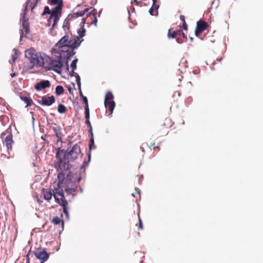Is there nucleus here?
<instances>
[{
    "mask_svg": "<svg viewBox=\"0 0 263 263\" xmlns=\"http://www.w3.org/2000/svg\"><path fill=\"white\" fill-rule=\"evenodd\" d=\"M83 154L81 152L80 146L78 144H73L70 149L64 151L59 147L55 153V157L58 160L59 168L63 171H68L71 169L70 162L78 158L79 156Z\"/></svg>",
    "mask_w": 263,
    "mask_h": 263,
    "instance_id": "1",
    "label": "nucleus"
},
{
    "mask_svg": "<svg viewBox=\"0 0 263 263\" xmlns=\"http://www.w3.org/2000/svg\"><path fill=\"white\" fill-rule=\"evenodd\" d=\"M83 168L81 167L76 171H69L67 174L61 172L58 174V187L55 189V192H58L60 190H63V186L79 185L82 179L81 171Z\"/></svg>",
    "mask_w": 263,
    "mask_h": 263,
    "instance_id": "2",
    "label": "nucleus"
},
{
    "mask_svg": "<svg viewBox=\"0 0 263 263\" xmlns=\"http://www.w3.org/2000/svg\"><path fill=\"white\" fill-rule=\"evenodd\" d=\"M51 52L52 53H57L58 55H56L57 59H51L49 63V67L47 68V69L48 70H52L56 73L60 74L62 72V69L64 64H65L66 71H69V60L67 61V62H66L67 55L62 52L58 51L54 47L52 48Z\"/></svg>",
    "mask_w": 263,
    "mask_h": 263,
    "instance_id": "3",
    "label": "nucleus"
},
{
    "mask_svg": "<svg viewBox=\"0 0 263 263\" xmlns=\"http://www.w3.org/2000/svg\"><path fill=\"white\" fill-rule=\"evenodd\" d=\"M83 41V40H80L79 36L76 35L73 38L72 42L69 43L68 48H70V50L68 49L66 50H64L63 49L60 50V52H62L67 55V62L68 60H70L71 58L76 53V52L74 50L78 48Z\"/></svg>",
    "mask_w": 263,
    "mask_h": 263,
    "instance_id": "4",
    "label": "nucleus"
},
{
    "mask_svg": "<svg viewBox=\"0 0 263 263\" xmlns=\"http://www.w3.org/2000/svg\"><path fill=\"white\" fill-rule=\"evenodd\" d=\"M53 197L55 202L62 207L63 213L65 215L67 219H68L69 216L67 208L68 202L65 197L64 191L61 190L59 191L58 192H53Z\"/></svg>",
    "mask_w": 263,
    "mask_h": 263,
    "instance_id": "5",
    "label": "nucleus"
},
{
    "mask_svg": "<svg viewBox=\"0 0 263 263\" xmlns=\"http://www.w3.org/2000/svg\"><path fill=\"white\" fill-rule=\"evenodd\" d=\"M114 96L112 92L108 91L106 92L104 99V106L106 108L108 107L109 111L111 114L115 107L116 103L113 100Z\"/></svg>",
    "mask_w": 263,
    "mask_h": 263,
    "instance_id": "6",
    "label": "nucleus"
},
{
    "mask_svg": "<svg viewBox=\"0 0 263 263\" xmlns=\"http://www.w3.org/2000/svg\"><path fill=\"white\" fill-rule=\"evenodd\" d=\"M33 253L37 259L43 261H47L50 256V254L46 251L45 249L42 247L37 248Z\"/></svg>",
    "mask_w": 263,
    "mask_h": 263,
    "instance_id": "7",
    "label": "nucleus"
},
{
    "mask_svg": "<svg viewBox=\"0 0 263 263\" xmlns=\"http://www.w3.org/2000/svg\"><path fill=\"white\" fill-rule=\"evenodd\" d=\"M91 137L89 140V152L87 153V157H88V160H84L83 161V164L81 165V168H83L84 167H85L86 166H88L89 162L91 160V151L92 149L95 148V142H94V139H93V133H90Z\"/></svg>",
    "mask_w": 263,
    "mask_h": 263,
    "instance_id": "8",
    "label": "nucleus"
},
{
    "mask_svg": "<svg viewBox=\"0 0 263 263\" xmlns=\"http://www.w3.org/2000/svg\"><path fill=\"white\" fill-rule=\"evenodd\" d=\"M208 26V24L205 21L199 20L197 22L196 27L195 30V35L199 37L200 34L204 31Z\"/></svg>",
    "mask_w": 263,
    "mask_h": 263,
    "instance_id": "9",
    "label": "nucleus"
},
{
    "mask_svg": "<svg viewBox=\"0 0 263 263\" xmlns=\"http://www.w3.org/2000/svg\"><path fill=\"white\" fill-rule=\"evenodd\" d=\"M21 25L20 26V42L22 41V39L24 37H26V34L30 32V26L28 21L21 22Z\"/></svg>",
    "mask_w": 263,
    "mask_h": 263,
    "instance_id": "10",
    "label": "nucleus"
},
{
    "mask_svg": "<svg viewBox=\"0 0 263 263\" xmlns=\"http://www.w3.org/2000/svg\"><path fill=\"white\" fill-rule=\"evenodd\" d=\"M72 40L69 39V36L67 33L61 38L59 41L55 44V46L58 47L60 49H62L63 47H68L69 43H71Z\"/></svg>",
    "mask_w": 263,
    "mask_h": 263,
    "instance_id": "11",
    "label": "nucleus"
},
{
    "mask_svg": "<svg viewBox=\"0 0 263 263\" xmlns=\"http://www.w3.org/2000/svg\"><path fill=\"white\" fill-rule=\"evenodd\" d=\"M54 102L55 98L52 95L49 97H47L46 96H43L41 100H37V102L40 104L47 106H51Z\"/></svg>",
    "mask_w": 263,
    "mask_h": 263,
    "instance_id": "12",
    "label": "nucleus"
},
{
    "mask_svg": "<svg viewBox=\"0 0 263 263\" xmlns=\"http://www.w3.org/2000/svg\"><path fill=\"white\" fill-rule=\"evenodd\" d=\"M50 82L47 80H43L37 82L34 85V88L36 91H41L46 88L50 87Z\"/></svg>",
    "mask_w": 263,
    "mask_h": 263,
    "instance_id": "13",
    "label": "nucleus"
},
{
    "mask_svg": "<svg viewBox=\"0 0 263 263\" xmlns=\"http://www.w3.org/2000/svg\"><path fill=\"white\" fill-rule=\"evenodd\" d=\"M177 36H182L185 41L187 40V35L181 30H174L173 32H171L170 29L168 30L167 36L169 39H174Z\"/></svg>",
    "mask_w": 263,
    "mask_h": 263,
    "instance_id": "14",
    "label": "nucleus"
},
{
    "mask_svg": "<svg viewBox=\"0 0 263 263\" xmlns=\"http://www.w3.org/2000/svg\"><path fill=\"white\" fill-rule=\"evenodd\" d=\"M62 7L61 4H58L51 9V17H61L62 15Z\"/></svg>",
    "mask_w": 263,
    "mask_h": 263,
    "instance_id": "15",
    "label": "nucleus"
},
{
    "mask_svg": "<svg viewBox=\"0 0 263 263\" xmlns=\"http://www.w3.org/2000/svg\"><path fill=\"white\" fill-rule=\"evenodd\" d=\"M36 54L37 53H36L35 50L32 48L27 49L25 52V57L29 60L30 63H33L35 59L34 58Z\"/></svg>",
    "mask_w": 263,
    "mask_h": 263,
    "instance_id": "16",
    "label": "nucleus"
},
{
    "mask_svg": "<svg viewBox=\"0 0 263 263\" xmlns=\"http://www.w3.org/2000/svg\"><path fill=\"white\" fill-rule=\"evenodd\" d=\"M79 185H71V186H64L65 192L68 195H71L72 196H74L76 195V192Z\"/></svg>",
    "mask_w": 263,
    "mask_h": 263,
    "instance_id": "17",
    "label": "nucleus"
},
{
    "mask_svg": "<svg viewBox=\"0 0 263 263\" xmlns=\"http://www.w3.org/2000/svg\"><path fill=\"white\" fill-rule=\"evenodd\" d=\"M34 59H35L33 61V63H35V64L36 66L42 67H44V65H45L44 60V58L42 56H41L37 53Z\"/></svg>",
    "mask_w": 263,
    "mask_h": 263,
    "instance_id": "18",
    "label": "nucleus"
},
{
    "mask_svg": "<svg viewBox=\"0 0 263 263\" xmlns=\"http://www.w3.org/2000/svg\"><path fill=\"white\" fill-rule=\"evenodd\" d=\"M5 142L7 149H11L12 148V144L13 143V135L12 133H9V135L6 137Z\"/></svg>",
    "mask_w": 263,
    "mask_h": 263,
    "instance_id": "19",
    "label": "nucleus"
},
{
    "mask_svg": "<svg viewBox=\"0 0 263 263\" xmlns=\"http://www.w3.org/2000/svg\"><path fill=\"white\" fill-rule=\"evenodd\" d=\"M55 188L53 189L52 190V192L51 191H49L44 189H43V192H44V198L45 199V200L49 201L51 199L52 196H53V192H55Z\"/></svg>",
    "mask_w": 263,
    "mask_h": 263,
    "instance_id": "20",
    "label": "nucleus"
},
{
    "mask_svg": "<svg viewBox=\"0 0 263 263\" xmlns=\"http://www.w3.org/2000/svg\"><path fill=\"white\" fill-rule=\"evenodd\" d=\"M20 98L21 100L24 101L26 104V107L30 106L33 104V101L30 97H27L25 95H20Z\"/></svg>",
    "mask_w": 263,
    "mask_h": 263,
    "instance_id": "21",
    "label": "nucleus"
},
{
    "mask_svg": "<svg viewBox=\"0 0 263 263\" xmlns=\"http://www.w3.org/2000/svg\"><path fill=\"white\" fill-rule=\"evenodd\" d=\"M52 222L54 225H58L61 222L62 223V227L63 229L64 228V221L58 216L53 217V218L52 219Z\"/></svg>",
    "mask_w": 263,
    "mask_h": 263,
    "instance_id": "22",
    "label": "nucleus"
},
{
    "mask_svg": "<svg viewBox=\"0 0 263 263\" xmlns=\"http://www.w3.org/2000/svg\"><path fill=\"white\" fill-rule=\"evenodd\" d=\"M41 139L44 141L43 143H41L42 144L43 147L45 146V143L48 144L50 140V136L47 135H42L41 136Z\"/></svg>",
    "mask_w": 263,
    "mask_h": 263,
    "instance_id": "23",
    "label": "nucleus"
},
{
    "mask_svg": "<svg viewBox=\"0 0 263 263\" xmlns=\"http://www.w3.org/2000/svg\"><path fill=\"white\" fill-rule=\"evenodd\" d=\"M64 92V89L62 85H58L55 87V93L57 96H61L63 94Z\"/></svg>",
    "mask_w": 263,
    "mask_h": 263,
    "instance_id": "24",
    "label": "nucleus"
},
{
    "mask_svg": "<svg viewBox=\"0 0 263 263\" xmlns=\"http://www.w3.org/2000/svg\"><path fill=\"white\" fill-rule=\"evenodd\" d=\"M57 110L60 114H64L66 111L67 108L64 105L59 104L58 106Z\"/></svg>",
    "mask_w": 263,
    "mask_h": 263,
    "instance_id": "25",
    "label": "nucleus"
},
{
    "mask_svg": "<svg viewBox=\"0 0 263 263\" xmlns=\"http://www.w3.org/2000/svg\"><path fill=\"white\" fill-rule=\"evenodd\" d=\"M159 5H152V7L150 8L149 10V14L151 15H154L155 14H154V12L155 11H156L157 12V14H156V15H158V9H159Z\"/></svg>",
    "mask_w": 263,
    "mask_h": 263,
    "instance_id": "26",
    "label": "nucleus"
},
{
    "mask_svg": "<svg viewBox=\"0 0 263 263\" xmlns=\"http://www.w3.org/2000/svg\"><path fill=\"white\" fill-rule=\"evenodd\" d=\"M84 15L82 13V11H78L75 13H73L72 14H69L68 15V17H71V18H77L79 17L83 16Z\"/></svg>",
    "mask_w": 263,
    "mask_h": 263,
    "instance_id": "27",
    "label": "nucleus"
},
{
    "mask_svg": "<svg viewBox=\"0 0 263 263\" xmlns=\"http://www.w3.org/2000/svg\"><path fill=\"white\" fill-rule=\"evenodd\" d=\"M51 10L50 9L49 7L48 6H46L44 7L43 12L41 14L42 16H44L46 14H50L51 13Z\"/></svg>",
    "mask_w": 263,
    "mask_h": 263,
    "instance_id": "28",
    "label": "nucleus"
},
{
    "mask_svg": "<svg viewBox=\"0 0 263 263\" xmlns=\"http://www.w3.org/2000/svg\"><path fill=\"white\" fill-rule=\"evenodd\" d=\"M86 30L85 28H82L81 30H78L77 33L78 34L79 38L80 39V38L83 37L85 35Z\"/></svg>",
    "mask_w": 263,
    "mask_h": 263,
    "instance_id": "29",
    "label": "nucleus"
},
{
    "mask_svg": "<svg viewBox=\"0 0 263 263\" xmlns=\"http://www.w3.org/2000/svg\"><path fill=\"white\" fill-rule=\"evenodd\" d=\"M78 59L77 58H75L72 61L70 64V67L71 69H72L73 70H76L77 69V64L78 63Z\"/></svg>",
    "mask_w": 263,
    "mask_h": 263,
    "instance_id": "30",
    "label": "nucleus"
},
{
    "mask_svg": "<svg viewBox=\"0 0 263 263\" xmlns=\"http://www.w3.org/2000/svg\"><path fill=\"white\" fill-rule=\"evenodd\" d=\"M85 123L87 125V126L89 127V129H88L87 132H92V127L91 125L89 118H86L85 119Z\"/></svg>",
    "mask_w": 263,
    "mask_h": 263,
    "instance_id": "31",
    "label": "nucleus"
},
{
    "mask_svg": "<svg viewBox=\"0 0 263 263\" xmlns=\"http://www.w3.org/2000/svg\"><path fill=\"white\" fill-rule=\"evenodd\" d=\"M85 118H90V114H89V106H85Z\"/></svg>",
    "mask_w": 263,
    "mask_h": 263,
    "instance_id": "32",
    "label": "nucleus"
},
{
    "mask_svg": "<svg viewBox=\"0 0 263 263\" xmlns=\"http://www.w3.org/2000/svg\"><path fill=\"white\" fill-rule=\"evenodd\" d=\"M76 75H75L76 77V81L78 85V87H80V86H81V78L80 76L78 73H76Z\"/></svg>",
    "mask_w": 263,
    "mask_h": 263,
    "instance_id": "33",
    "label": "nucleus"
},
{
    "mask_svg": "<svg viewBox=\"0 0 263 263\" xmlns=\"http://www.w3.org/2000/svg\"><path fill=\"white\" fill-rule=\"evenodd\" d=\"M26 14H27V13H26V12H22L21 14V17L20 18V22L28 21V19L26 18Z\"/></svg>",
    "mask_w": 263,
    "mask_h": 263,
    "instance_id": "34",
    "label": "nucleus"
},
{
    "mask_svg": "<svg viewBox=\"0 0 263 263\" xmlns=\"http://www.w3.org/2000/svg\"><path fill=\"white\" fill-rule=\"evenodd\" d=\"M48 3L50 5H58L59 3V0H48Z\"/></svg>",
    "mask_w": 263,
    "mask_h": 263,
    "instance_id": "35",
    "label": "nucleus"
},
{
    "mask_svg": "<svg viewBox=\"0 0 263 263\" xmlns=\"http://www.w3.org/2000/svg\"><path fill=\"white\" fill-rule=\"evenodd\" d=\"M81 98H82V101L83 102V103L85 104V106H87V107L89 106L87 98L86 96H83L81 97Z\"/></svg>",
    "mask_w": 263,
    "mask_h": 263,
    "instance_id": "36",
    "label": "nucleus"
},
{
    "mask_svg": "<svg viewBox=\"0 0 263 263\" xmlns=\"http://www.w3.org/2000/svg\"><path fill=\"white\" fill-rule=\"evenodd\" d=\"M30 3H31V0H27V2L25 4L26 6L23 10V12L27 13L28 12V6L29 5V4Z\"/></svg>",
    "mask_w": 263,
    "mask_h": 263,
    "instance_id": "37",
    "label": "nucleus"
},
{
    "mask_svg": "<svg viewBox=\"0 0 263 263\" xmlns=\"http://www.w3.org/2000/svg\"><path fill=\"white\" fill-rule=\"evenodd\" d=\"M92 15L93 16V19L92 20L91 24H94L96 26L98 22V20L97 18V17L95 16V14H93Z\"/></svg>",
    "mask_w": 263,
    "mask_h": 263,
    "instance_id": "38",
    "label": "nucleus"
},
{
    "mask_svg": "<svg viewBox=\"0 0 263 263\" xmlns=\"http://www.w3.org/2000/svg\"><path fill=\"white\" fill-rule=\"evenodd\" d=\"M35 66H36L35 63H30V65L27 66V70H31L34 68V67Z\"/></svg>",
    "mask_w": 263,
    "mask_h": 263,
    "instance_id": "39",
    "label": "nucleus"
},
{
    "mask_svg": "<svg viewBox=\"0 0 263 263\" xmlns=\"http://www.w3.org/2000/svg\"><path fill=\"white\" fill-rule=\"evenodd\" d=\"M85 22H86V18L83 17L82 19V21H81V22L80 23V26H81L82 29V28H84V24H85Z\"/></svg>",
    "mask_w": 263,
    "mask_h": 263,
    "instance_id": "40",
    "label": "nucleus"
},
{
    "mask_svg": "<svg viewBox=\"0 0 263 263\" xmlns=\"http://www.w3.org/2000/svg\"><path fill=\"white\" fill-rule=\"evenodd\" d=\"M40 0H35V3L32 6H31V11H33V10L37 6V4H38V2L40 1Z\"/></svg>",
    "mask_w": 263,
    "mask_h": 263,
    "instance_id": "41",
    "label": "nucleus"
},
{
    "mask_svg": "<svg viewBox=\"0 0 263 263\" xmlns=\"http://www.w3.org/2000/svg\"><path fill=\"white\" fill-rule=\"evenodd\" d=\"M71 17H68V16L65 19L64 21V23H63V24L64 25H69V19H71Z\"/></svg>",
    "mask_w": 263,
    "mask_h": 263,
    "instance_id": "42",
    "label": "nucleus"
},
{
    "mask_svg": "<svg viewBox=\"0 0 263 263\" xmlns=\"http://www.w3.org/2000/svg\"><path fill=\"white\" fill-rule=\"evenodd\" d=\"M139 228L140 229H143L142 221L140 217L139 218Z\"/></svg>",
    "mask_w": 263,
    "mask_h": 263,
    "instance_id": "43",
    "label": "nucleus"
},
{
    "mask_svg": "<svg viewBox=\"0 0 263 263\" xmlns=\"http://www.w3.org/2000/svg\"><path fill=\"white\" fill-rule=\"evenodd\" d=\"M30 252H31V249L30 250V251H29V252L28 253V254L26 255V259H27L26 263H30L29 253H30Z\"/></svg>",
    "mask_w": 263,
    "mask_h": 263,
    "instance_id": "44",
    "label": "nucleus"
},
{
    "mask_svg": "<svg viewBox=\"0 0 263 263\" xmlns=\"http://www.w3.org/2000/svg\"><path fill=\"white\" fill-rule=\"evenodd\" d=\"M75 70L71 69V71L69 72V75L70 77H75V75H76V72H74Z\"/></svg>",
    "mask_w": 263,
    "mask_h": 263,
    "instance_id": "45",
    "label": "nucleus"
},
{
    "mask_svg": "<svg viewBox=\"0 0 263 263\" xmlns=\"http://www.w3.org/2000/svg\"><path fill=\"white\" fill-rule=\"evenodd\" d=\"M96 9H93L92 11H90L87 14V17H88L90 15H92L93 14H96Z\"/></svg>",
    "mask_w": 263,
    "mask_h": 263,
    "instance_id": "46",
    "label": "nucleus"
},
{
    "mask_svg": "<svg viewBox=\"0 0 263 263\" xmlns=\"http://www.w3.org/2000/svg\"><path fill=\"white\" fill-rule=\"evenodd\" d=\"M78 89H79V95L81 97H82V96H83V94L82 93V90H81V86H80V87H78Z\"/></svg>",
    "mask_w": 263,
    "mask_h": 263,
    "instance_id": "47",
    "label": "nucleus"
},
{
    "mask_svg": "<svg viewBox=\"0 0 263 263\" xmlns=\"http://www.w3.org/2000/svg\"><path fill=\"white\" fill-rule=\"evenodd\" d=\"M55 133V134H56L57 137L58 138V140H57V142L60 141H61V139H59V137H60V136H61V135H62V133H58V132H56V133Z\"/></svg>",
    "mask_w": 263,
    "mask_h": 263,
    "instance_id": "48",
    "label": "nucleus"
},
{
    "mask_svg": "<svg viewBox=\"0 0 263 263\" xmlns=\"http://www.w3.org/2000/svg\"><path fill=\"white\" fill-rule=\"evenodd\" d=\"M52 19H53V18H51V15H50L49 18L47 20V23H48L47 26H49L50 25Z\"/></svg>",
    "mask_w": 263,
    "mask_h": 263,
    "instance_id": "49",
    "label": "nucleus"
},
{
    "mask_svg": "<svg viewBox=\"0 0 263 263\" xmlns=\"http://www.w3.org/2000/svg\"><path fill=\"white\" fill-rule=\"evenodd\" d=\"M176 42L178 44H182L184 41L183 40H181L179 37H177Z\"/></svg>",
    "mask_w": 263,
    "mask_h": 263,
    "instance_id": "50",
    "label": "nucleus"
},
{
    "mask_svg": "<svg viewBox=\"0 0 263 263\" xmlns=\"http://www.w3.org/2000/svg\"><path fill=\"white\" fill-rule=\"evenodd\" d=\"M60 18V17H53V23L58 24V21H59Z\"/></svg>",
    "mask_w": 263,
    "mask_h": 263,
    "instance_id": "51",
    "label": "nucleus"
},
{
    "mask_svg": "<svg viewBox=\"0 0 263 263\" xmlns=\"http://www.w3.org/2000/svg\"><path fill=\"white\" fill-rule=\"evenodd\" d=\"M183 29L184 30H187V25L186 22L183 23Z\"/></svg>",
    "mask_w": 263,
    "mask_h": 263,
    "instance_id": "52",
    "label": "nucleus"
},
{
    "mask_svg": "<svg viewBox=\"0 0 263 263\" xmlns=\"http://www.w3.org/2000/svg\"><path fill=\"white\" fill-rule=\"evenodd\" d=\"M18 55H12V60L13 62H15L16 59H17Z\"/></svg>",
    "mask_w": 263,
    "mask_h": 263,
    "instance_id": "53",
    "label": "nucleus"
},
{
    "mask_svg": "<svg viewBox=\"0 0 263 263\" xmlns=\"http://www.w3.org/2000/svg\"><path fill=\"white\" fill-rule=\"evenodd\" d=\"M180 19L182 21L183 23L185 22V16L183 15L180 16Z\"/></svg>",
    "mask_w": 263,
    "mask_h": 263,
    "instance_id": "54",
    "label": "nucleus"
},
{
    "mask_svg": "<svg viewBox=\"0 0 263 263\" xmlns=\"http://www.w3.org/2000/svg\"><path fill=\"white\" fill-rule=\"evenodd\" d=\"M88 10H89V8H86L84 9V10L82 11L83 15H84L86 12H87L88 11Z\"/></svg>",
    "mask_w": 263,
    "mask_h": 263,
    "instance_id": "55",
    "label": "nucleus"
},
{
    "mask_svg": "<svg viewBox=\"0 0 263 263\" xmlns=\"http://www.w3.org/2000/svg\"><path fill=\"white\" fill-rule=\"evenodd\" d=\"M62 28H63V29H64V30H66V29H67L68 31H69V27H67V25H66L63 24V27H62Z\"/></svg>",
    "mask_w": 263,
    "mask_h": 263,
    "instance_id": "56",
    "label": "nucleus"
},
{
    "mask_svg": "<svg viewBox=\"0 0 263 263\" xmlns=\"http://www.w3.org/2000/svg\"><path fill=\"white\" fill-rule=\"evenodd\" d=\"M13 51L14 52L15 55H18V50L16 49V48H14L13 49Z\"/></svg>",
    "mask_w": 263,
    "mask_h": 263,
    "instance_id": "57",
    "label": "nucleus"
},
{
    "mask_svg": "<svg viewBox=\"0 0 263 263\" xmlns=\"http://www.w3.org/2000/svg\"><path fill=\"white\" fill-rule=\"evenodd\" d=\"M144 144H143L141 146H140V149L142 150V151L143 152V153H145V150H144Z\"/></svg>",
    "mask_w": 263,
    "mask_h": 263,
    "instance_id": "58",
    "label": "nucleus"
},
{
    "mask_svg": "<svg viewBox=\"0 0 263 263\" xmlns=\"http://www.w3.org/2000/svg\"><path fill=\"white\" fill-rule=\"evenodd\" d=\"M143 175H141L139 178V184H141V180L142 179H143Z\"/></svg>",
    "mask_w": 263,
    "mask_h": 263,
    "instance_id": "59",
    "label": "nucleus"
},
{
    "mask_svg": "<svg viewBox=\"0 0 263 263\" xmlns=\"http://www.w3.org/2000/svg\"><path fill=\"white\" fill-rule=\"evenodd\" d=\"M135 191H136V192L137 193H138L139 194H140V190L139 189H138V188H136V189H135Z\"/></svg>",
    "mask_w": 263,
    "mask_h": 263,
    "instance_id": "60",
    "label": "nucleus"
},
{
    "mask_svg": "<svg viewBox=\"0 0 263 263\" xmlns=\"http://www.w3.org/2000/svg\"><path fill=\"white\" fill-rule=\"evenodd\" d=\"M57 25V24L53 23L51 30H52Z\"/></svg>",
    "mask_w": 263,
    "mask_h": 263,
    "instance_id": "61",
    "label": "nucleus"
},
{
    "mask_svg": "<svg viewBox=\"0 0 263 263\" xmlns=\"http://www.w3.org/2000/svg\"><path fill=\"white\" fill-rule=\"evenodd\" d=\"M10 75H11V77L12 78H13V77H15V76H16V73H15V72H13V73H11V74H10Z\"/></svg>",
    "mask_w": 263,
    "mask_h": 263,
    "instance_id": "62",
    "label": "nucleus"
},
{
    "mask_svg": "<svg viewBox=\"0 0 263 263\" xmlns=\"http://www.w3.org/2000/svg\"><path fill=\"white\" fill-rule=\"evenodd\" d=\"M153 1V5H157L156 4L157 0H152Z\"/></svg>",
    "mask_w": 263,
    "mask_h": 263,
    "instance_id": "63",
    "label": "nucleus"
},
{
    "mask_svg": "<svg viewBox=\"0 0 263 263\" xmlns=\"http://www.w3.org/2000/svg\"><path fill=\"white\" fill-rule=\"evenodd\" d=\"M59 4H61L62 7H63V0H59Z\"/></svg>",
    "mask_w": 263,
    "mask_h": 263,
    "instance_id": "64",
    "label": "nucleus"
}]
</instances>
